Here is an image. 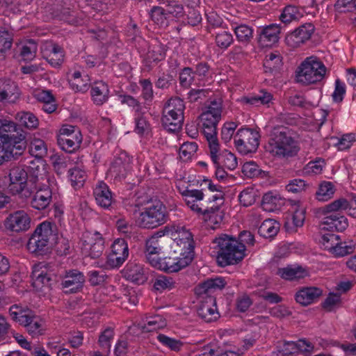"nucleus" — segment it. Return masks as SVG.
<instances>
[{"label": "nucleus", "mask_w": 356, "mask_h": 356, "mask_svg": "<svg viewBox=\"0 0 356 356\" xmlns=\"http://www.w3.org/2000/svg\"><path fill=\"white\" fill-rule=\"evenodd\" d=\"M238 238L240 242L223 234L213 240V243H216L219 248L217 256V262L219 266L224 267L241 261L245 256V244L249 245L254 244V236L249 231L241 232Z\"/></svg>", "instance_id": "f257e3e1"}, {"label": "nucleus", "mask_w": 356, "mask_h": 356, "mask_svg": "<svg viewBox=\"0 0 356 356\" xmlns=\"http://www.w3.org/2000/svg\"><path fill=\"white\" fill-rule=\"evenodd\" d=\"M39 167L28 168L15 165L9 170L10 184L8 186L13 195L22 199L29 198L38 188L40 181Z\"/></svg>", "instance_id": "f03ea898"}, {"label": "nucleus", "mask_w": 356, "mask_h": 356, "mask_svg": "<svg viewBox=\"0 0 356 356\" xmlns=\"http://www.w3.org/2000/svg\"><path fill=\"white\" fill-rule=\"evenodd\" d=\"M270 138L266 148L273 155L280 157H288L296 154L298 148L287 127H274L270 132Z\"/></svg>", "instance_id": "7ed1b4c3"}, {"label": "nucleus", "mask_w": 356, "mask_h": 356, "mask_svg": "<svg viewBox=\"0 0 356 356\" xmlns=\"http://www.w3.org/2000/svg\"><path fill=\"white\" fill-rule=\"evenodd\" d=\"M325 72V66L316 57L307 58L298 67L297 81L305 85L316 83L323 79Z\"/></svg>", "instance_id": "20e7f679"}, {"label": "nucleus", "mask_w": 356, "mask_h": 356, "mask_svg": "<svg viewBox=\"0 0 356 356\" xmlns=\"http://www.w3.org/2000/svg\"><path fill=\"white\" fill-rule=\"evenodd\" d=\"M53 237L52 224L49 222H43L35 229L29 238L27 248L29 250L36 254L42 255L49 250V240Z\"/></svg>", "instance_id": "39448f33"}, {"label": "nucleus", "mask_w": 356, "mask_h": 356, "mask_svg": "<svg viewBox=\"0 0 356 356\" xmlns=\"http://www.w3.org/2000/svg\"><path fill=\"white\" fill-rule=\"evenodd\" d=\"M166 210L164 205L159 201L152 202L144 209L138 218L140 227L147 229L155 228L165 222Z\"/></svg>", "instance_id": "423d86ee"}, {"label": "nucleus", "mask_w": 356, "mask_h": 356, "mask_svg": "<svg viewBox=\"0 0 356 356\" xmlns=\"http://www.w3.org/2000/svg\"><path fill=\"white\" fill-rule=\"evenodd\" d=\"M259 134L252 129H240L234 136V144L243 154L254 152L259 145Z\"/></svg>", "instance_id": "0eeeda50"}, {"label": "nucleus", "mask_w": 356, "mask_h": 356, "mask_svg": "<svg viewBox=\"0 0 356 356\" xmlns=\"http://www.w3.org/2000/svg\"><path fill=\"white\" fill-rule=\"evenodd\" d=\"M314 31V26L312 24H305L288 34L285 42L291 49L298 48L310 39Z\"/></svg>", "instance_id": "6e6552de"}, {"label": "nucleus", "mask_w": 356, "mask_h": 356, "mask_svg": "<svg viewBox=\"0 0 356 356\" xmlns=\"http://www.w3.org/2000/svg\"><path fill=\"white\" fill-rule=\"evenodd\" d=\"M26 132L15 122L0 120V140L3 144L16 139H26Z\"/></svg>", "instance_id": "1a4fd4ad"}, {"label": "nucleus", "mask_w": 356, "mask_h": 356, "mask_svg": "<svg viewBox=\"0 0 356 356\" xmlns=\"http://www.w3.org/2000/svg\"><path fill=\"white\" fill-rule=\"evenodd\" d=\"M111 248V252L107 257L106 264L111 268L119 267L128 257V245L124 239L118 238L114 241Z\"/></svg>", "instance_id": "9d476101"}, {"label": "nucleus", "mask_w": 356, "mask_h": 356, "mask_svg": "<svg viewBox=\"0 0 356 356\" xmlns=\"http://www.w3.org/2000/svg\"><path fill=\"white\" fill-rule=\"evenodd\" d=\"M31 219L28 214L22 210L10 213L4 221V226L13 232H24L30 227Z\"/></svg>", "instance_id": "9b49d317"}, {"label": "nucleus", "mask_w": 356, "mask_h": 356, "mask_svg": "<svg viewBox=\"0 0 356 356\" xmlns=\"http://www.w3.org/2000/svg\"><path fill=\"white\" fill-rule=\"evenodd\" d=\"M171 238L177 243L179 248L175 250L180 254L184 255L190 252L193 249L192 234L188 231L182 228L181 230H173L171 232Z\"/></svg>", "instance_id": "f8f14e48"}, {"label": "nucleus", "mask_w": 356, "mask_h": 356, "mask_svg": "<svg viewBox=\"0 0 356 356\" xmlns=\"http://www.w3.org/2000/svg\"><path fill=\"white\" fill-rule=\"evenodd\" d=\"M198 316L205 322L216 321L219 317L216 306V299L209 296L202 301L197 307Z\"/></svg>", "instance_id": "ddd939ff"}, {"label": "nucleus", "mask_w": 356, "mask_h": 356, "mask_svg": "<svg viewBox=\"0 0 356 356\" xmlns=\"http://www.w3.org/2000/svg\"><path fill=\"white\" fill-rule=\"evenodd\" d=\"M48 63L53 67L60 66L64 60V51L61 47L56 43L47 42L42 49Z\"/></svg>", "instance_id": "4468645a"}, {"label": "nucleus", "mask_w": 356, "mask_h": 356, "mask_svg": "<svg viewBox=\"0 0 356 356\" xmlns=\"http://www.w3.org/2000/svg\"><path fill=\"white\" fill-rule=\"evenodd\" d=\"M124 277L138 284L145 283L147 280L143 267L135 261H129L122 271Z\"/></svg>", "instance_id": "2eb2a0df"}, {"label": "nucleus", "mask_w": 356, "mask_h": 356, "mask_svg": "<svg viewBox=\"0 0 356 356\" xmlns=\"http://www.w3.org/2000/svg\"><path fill=\"white\" fill-rule=\"evenodd\" d=\"M216 126L217 124L202 123L203 134L209 143L211 157L214 163H216V159H218L217 152L219 149Z\"/></svg>", "instance_id": "dca6fc26"}, {"label": "nucleus", "mask_w": 356, "mask_h": 356, "mask_svg": "<svg viewBox=\"0 0 356 356\" xmlns=\"http://www.w3.org/2000/svg\"><path fill=\"white\" fill-rule=\"evenodd\" d=\"M84 281V277L81 273L73 270L65 276L62 282V286L65 293H76L83 287Z\"/></svg>", "instance_id": "f3484780"}, {"label": "nucleus", "mask_w": 356, "mask_h": 356, "mask_svg": "<svg viewBox=\"0 0 356 356\" xmlns=\"http://www.w3.org/2000/svg\"><path fill=\"white\" fill-rule=\"evenodd\" d=\"M82 142V136L81 132L75 131L74 134L71 136L65 135L58 136V143L61 148L69 153H72L79 148Z\"/></svg>", "instance_id": "a211bd4d"}, {"label": "nucleus", "mask_w": 356, "mask_h": 356, "mask_svg": "<svg viewBox=\"0 0 356 356\" xmlns=\"http://www.w3.org/2000/svg\"><path fill=\"white\" fill-rule=\"evenodd\" d=\"M185 196V201L188 206L190 208L197 212V213H202L206 216L207 213H209L210 211L211 212H214V211L217 209L210 208L209 209H206L202 211V208L199 207L198 204H195L196 200H201L203 199L204 194L202 191L200 190H188L184 193Z\"/></svg>", "instance_id": "6ab92c4d"}, {"label": "nucleus", "mask_w": 356, "mask_h": 356, "mask_svg": "<svg viewBox=\"0 0 356 356\" xmlns=\"http://www.w3.org/2000/svg\"><path fill=\"white\" fill-rule=\"evenodd\" d=\"M280 33V28L278 25L270 24L261 29L259 41L265 46L272 45L278 41Z\"/></svg>", "instance_id": "aec40b11"}, {"label": "nucleus", "mask_w": 356, "mask_h": 356, "mask_svg": "<svg viewBox=\"0 0 356 356\" xmlns=\"http://www.w3.org/2000/svg\"><path fill=\"white\" fill-rule=\"evenodd\" d=\"M323 229L328 231L342 232L348 227V220L343 216H338L337 214H331L324 218Z\"/></svg>", "instance_id": "412c9836"}, {"label": "nucleus", "mask_w": 356, "mask_h": 356, "mask_svg": "<svg viewBox=\"0 0 356 356\" xmlns=\"http://www.w3.org/2000/svg\"><path fill=\"white\" fill-rule=\"evenodd\" d=\"M322 295V290L317 287L303 288L296 295V302L306 306L313 302Z\"/></svg>", "instance_id": "4be33fe9"}, {"label": "nucleus", "mask_w": 356, "mask_h": 356, "mask_svg": "<svg viewBox=\"0 0 356 356\" xmlns=\"http://www.w3.org/2000/svg\"><path fill=\"white\" fill-rule=\"evenodd\" d=\"M32 285L38 290H42L43 287L50 288L56 282L50 275L40 271L38 267H34L31 274Z\"/></svg>", "instance_id": "5701e85b"}, {"label": "nucleus", "mask_w": 356, "mask_h": 356, "mask_svg": "<svg viewBox=\"0 0 356 356\" xmlns=\"http://www.w3.org/2000/svg\"><path fill=\"white\" fill-rule=\"evenodd\" d=\"M20 92L17 85L10 80L4 82L0 88V99L9 103H15L19 97Z\"/></svg>", "instance_id": "b1692460"}, {"label": "nucleus", "mask_w": 356, "mask_h": 356, "mask_svg": "<svg viewBox=\"0 0 356 356\" xmlns=\"http://www.w3.org/2000/svg\"><path fill=\"white\" fill-rule=\"evenodd\" d=\"M161 122L163 127L168 131L175 133L181 129L184 122V115H181V118L179 119V118L176 116L173 112L166 113L165 111H163Z\"/></svg>", "instance_id": "393cba45"}, {"label": "nucleus", "mask_w": 356, "mask_h": 356, "mask_svg": "<svg viewBox=\"0 0 356 356\" xmlns=\"http://www.w3.org/2000/svg\"><path fill=\"white\" fill-rule=\"evenodd\" d=\"M95 200L99 205L104 208H108L113 202L111 192L108 186L101 182L94 191Z\"/></svg>", "instance_id": "a878e982"}, {"label": "nucleus", "mask_w": 356, "mask_h": 356, "mask_svg": "<svg viewBox=\"0 0 356 356\" xmlns=\"http://www.w3.org/2000/svg\"><path fill=\"white\" fill-rule=\"evenodd\" d=\"M35 195L31 200L32 207L41 210L45 209L51 200V191L49 188H38L35 190Z\"/></svg>", "instance_id": "bb28decb"}, {"label": "nucleus", "mask_w": 356, "mask_h": 356, "mask_svg": "<svg viewBox=\"0 0 356 356\" xmlns=\"http://www.w3.org/2000/svg\"><path fill=\"white\" fill-rule=\"evenodd\" d=\"M108 87L104 82L94 83L91 89V95L95 104L102 105L108 99Z\"/></svg>", "instance_id": "cd10ccee"}, {"label": "nucleus", "mask_w": 356, "mask_h": 356, "mask_svg": "<svg viewBox=\"0 0 356 356\" xmlns=\"http://www.w3.org/2000/svg\"><path fill=\"white\" fill-rule=\"evenodd\" d=\"M9 314L12 319L22 325H24L33 314L32 311L27 307H23L19 305H13L9 309Z\"/></svg>", "instance_id": "c85d7f7f"}, {"label": "nucleus", "mask_w": 356, "mask_h": 356, "mask_svg": "<svg viewBox=\"0 0 356 356\" xmlns=\"http://www.w3.org/2000/svg\"><path fill=\"white\" fill-rule=\"evenodd\" d=\"M165 49L163 44L159 42H156L151 47V49L148 51L145 62L147 66H150V64L153 62H158L161 60L165 57Z\"/></svg>", "instance_id": "c756f323"}, {"label": "nucleus", "mask_w": 356, "mask_h": 356, "mask_svg": "<svg viewBox=\"0 0 356 356\" xmlns=\"http://www.w3.org/2000/svg\"><path fill=\"white\" fill-rule=\"evenodd\" d=\"M279 229V224L275 220L267 219L259 226L258 233L264 238H271L277 234Z\"/></svg>", "instance_id": "7c9ffc66"}, {"label": "nucleus", "mask_w": 356, "mask_h": 356, "mask_svg": "<svg viewBox=\"0 0 356 356\" xmlns=\"http://www.w3.org/2000/svg\"><path fill=\"white\" fill-rule=\"evenodd\" d=\"M15 119L19 122V127L32 129L38 127L39 121L37 117L30 112H19L16 114Z\"/></svg>", "instance_id": "2f4dec72"}, {"label": "nucleus", "mask_w": 356, "mask_h": 356, "mask_svg": "<svg viewBox=\"0 0 356 356\" xmlns=\"http://www.w3.org/2000/svg\"><path fill=\"white\" fill-rule=\"evenodd\" d=\"M27 332L33 337L44 334L45 328L43 321L38 316L33 314L29 321L24 325Z\"/></svg>", "instance_id": "473e14b6"}, {"label": "nucleus", "mask_w": 356, "mask_h": 356, "mask_svg": "<svg viewBox=\"0 0 356 356\" xmlns=\"http://www.w3.org/2000/svg\"><path fill=\"white\" fill-rule=\"evenodd\" d=\"M6 144L10 145L8 149L5 150L6 152H8L9 159H10L11 158H13V159H17L19 156H21L23 154L26 147V139H16L15 140L8 142Z\"/></svg>", "instance_id": "72a5a7b5"}, {"label": "nucleus", "mask_w": 356, "mask_h": 356, "mask_svg": "<svg viewBox=\"0 0 356 356\" xmlns=\"http://www.w3.org/2000/svg\"><path fill=\"white\" fill-rule=\"evenodd\" d=\"M305 270L300 267L287 266L278 268L277 274L282 278L289 280L299 279L304 277Z\"/></svg>", "instance_id": "f704fd0d"}, {"label": "nucleus", "mask_w": 356, "mask_h": 356, "mask_svg": "<svg viewBox=\"0 0 356 356\" xmlns=\"http://www.w3.org/2000/svg\"><path fill=\"white\" fill-rule=\"evenodd\" d=\"M150 16L154 23L160 27L168 26L170 17L163 7L154 6L151 10Z\"/></svg>", "instance_id": "c9c22d12"}, {"label": "nucleus", "mask_w": 356, "mask_h": 356, "mask_svg": "<svg viewBox=\"0 0 356 356\" xmlns=\"http://www.w3.org/2000/svg\"><path fill=\"white\" fill-rule=\"evenodd\" d=\"M184 108L185 106L182 99L179 97H174L168 101L163 108V111H165L166 113L173 112L176 116H178L180 118L181 115H184Z\"/></svg>", "instance_id": "e433bc0d"}, {"label": "nucleus", "mask_w": 356, "mask_h": 356, "mask_svg": "<svg viewBox=\"0 0 356 356\" xmlns=\"http://www.w3.org/2000/svg\"><path fill=\"white\" fill-rule=\"evenodd\" d=\"M282 65V57L277 54L270 53L266 56L264 67L266 72H277Z\"/></svg>", "instance_id": "4c0bfd02"}, {"label": "nucleus", "mask_w": 356, "mask_h": 356, "mask_svg": "<svg viewBox=\"0 0 356 356\" xmlns=\"http://www.w3.org/2000/svg\"><path fill=\"white\" fill-rule=\"evenodd\" d=\"M325 249L330 251L336 257H343L353 252L354 247L353 245H346V243H336L334 244H326Z\"/></svg>", "instance_id": "58836bf2"}, {"label": "nucleus", "mask_w": 356, "mask_h": 356, "mask_svg": "<svg viewBox=\"0 0 356 356\" xmlns=\"http://www.w3.org/2000/svg\"><path fill=\"white\" fill-rule=\"evenodd\" d=\"M334 191V185L331 182H323L319 185L316 193V198L319 201H327L332 197Z\"/></svg>", "instance_id": "ea45409f"}, {"label": "nucleus", "mask_w": 356, "mask_h": 356, "mask_svg": "<svg viewBox=\"0 0 356 356\" xmlns=\"http://www.w3.org/2000/svg\"><path fill=\"white\" fill-rule=\"evenodd\" d=\"M348 201L346 199L339 198L320 209L322 213L327 214L331 212H337L340 210H346L348 208Z\"/></svg>", "instance_id": "a19ab883"}, {"label": "nucleus", "mask_w": 356, "mask_h": 356, "mask_svg": "<svg viewBox=\"0 0 356 356\" xmlns=\"http://www.w3.org/2000/svg\"><path fill=\"white\" fill-rule=\"evenodd\" d=\"M115 335L113 328L108 327L101 332L98 343L100 347L106 352L108 353L111 348V341L113 340Z\"/></svg>", "instance_id": "79ce46f5"}, {"label": "nucleus", "mask_w": 356, "mask_h": 356, "mask_svg": "<svg viewBox=\"0 0 356 356\" xmlns=\"http://www.w3.org/2000/svg\"><path fill=\"white\" fill-rule=\"evenodd\" d=\"M13 35L4 28L0 27V56L11 48Z\"/></svg>", "instance_id": "37998d69"}, {"label": "nucleus", "mask_w": 356, "mask_h": 356, "mask_svg": "<svg viewBox=\"0 0 356 356\" xmlns=\"http://www.w3.org/2000/svg\"><path fill=\"white\" fill-rule=\"evenodd\" d=\"M37 44L32 40H29L20 47V56L24 60H31L35 56Z\"/></svg>", "instance_id": "c03bdc74"}, {"label": "nucleus", "mask_w": 356, "mask_h": 356, "mask_svg": "<svg viewBox=\"0 0 356 356\" xmlns=\"http://www.w3.org/2000/svg\"><path fill=\"white\" fill-rule=\"evenodd\" d=\"M157 339L163 346L169 348L171 350L178 352L183 346V343L180 340L168 337L164 334H159Z\"/></svg>", "instance_id": "a18cd8bd"}, {"label": "nucleus", "mask_w": 356, "mask_h": 356, "mask_svg": "<svg viewBox=\"0 0 356 356\" xmlns=\"http://www.w3.org/2000/svg\"><path fill=\"white\" fill-rule=\"evenodd\" d=\"M234 33L239 42H249L252 38V30L250 27L241 24L234 29Z\"/></svg>", "instance_id": "49530a36"}, {"label": "nucleus", "mask_w": 356, "mask_h": 356, "mask_svg": "<svg viewBox=\"0 0 356 356\" xmlns=\"http://www.w3.org/2000/svg\"><path fill=\"white\" fill-rule=\"evenodd\" d=\"M166 326V322L164 318L160 316H156L152 318L145 323L143 328L145 332H152L154 330L162 329Z\"/></svg>", "instance_id": "de8ad7c7"}, {"label": "nucleus", "mask_w": 356, "mask_h": 356, "mask_svg": "<svg viewBox=\"0 0 356 356\" xmlns=\"http://www.w3.org/2000/svg\"><path fill=\"white\" fill-rule=\"evenodd\" d=\"M300 17V13L297 7L293 6H287L284 8L281 14L280 20L286 24L291 22L293 19H297Z\"/></svg>", "instance_id": "09e8293b"}, {"label": "nucleus", "mask_w": 356, "mask_h": 356, "mask_svg": "<svg viewBox=\"0 0 356 356\" xmlns=\"http://www.w3.org/2000/svg\"><path fill=\"white\" fill-rule=\"evenodd\" d=\"M272 99V95L267 92H261L260 95H255L251 97H244L243 101L252 105L257 106L258 104H267Z\"/></svg>", "instance_id": "8fccbe9b"}, {"label": "nucleus", "mask_w": 356, "mask_h": 356, "mask_svg": "<svg viewBox=\"0 0 356 356\" xmlns=\"http://www.w3.org/2000/svg\"><path fill=\"white\" fill-rule=\"evenodd\" d=\"M29 152L35 158H42L47 153V148L44 141L41 140L33 141L31 144Z\"/></svg>", "instance_id": "3c124183"}, {"label": "nucleus", "mask_w": 356, "mask_h": 356, "mask_svg": "<svg viewBox=\"0 0 356 356\" xmlns=\"http://www.w3.org/2000/svg\"><path fill=\"white\" fill-rule=\"evenodd\" d=\"M226 285V282L222 277H216L209 279L202 284V288L204 292H207L209 289H222Z\"/></svg>", "instance_id": "603ef678"}, {"label": "nucleus", "mask_w": 356, "mask_h": 356, "mask_svg": "<svg viewBox=\"0 0 356 356\" xmlns=\"http://www.w3.org/2000/svg\"><path fill=\"white\" fill-rule=\"evenodd\" d=\"M104 248V241L103 238H97L96 243L93 245L89 246L88 249H85L83 251L88 253L91 258H98L103 252Z\"/></svg>", "instance_id": "864d4df0"}, {"label": "nucleus", "mask_w": 356, "mask_h": 356, "mask_svg": "<svg viewBox=\"0 0 356 356\" xmlns=\"http://www.w3.org/2000/svg\"><path fill=\"white\" fill-rule=\"evenodd\" d=\"M70 172V178L72 185L78 188L82 186L86 179L85 172L77 168L72 169Z\"/></svg>", "instance_id": "5fc2aeb1"}, {"label": "nucleus", "mask_w": 356, "mask_h": 356, "mask_svg": "<svg viewBox=\"0 0 356 356\" xmlns=\"http://www.w3.org/2000/svg\"><path fill=\"white\" fill-rule=\"evenodd\" d=\"M216 42L218 47L226 49L233 42L232 35L227 31L218 33L216 36Z\"/></svg>", "instance_id": "6e6d98bb"}, {"label": "nucleus", "mask_w": 356, "mask_h": 356, "mask_svg": "<svg viewBox=\"0 0 356 356\" xmlns=\"http://www.w3.org/2000/svg\"><path fill=\"white\" fill-rule=\"evenodd\" d=\"M197 146L195 143H185L179 148V156L181 159L187 160L197 150Z\"/></svg>", "instance_id": "4d7b16f0"}, {"label": "nucleus", "mask_w": 356, "mask_h": 356, "mask_svg": "<svg viewBox=\"0 0 356 356\" xmlns=\"http://www.w3.org/2000/svg\"><path fill=\"white\" fill-rule=\"evenodd\" d=\"M242 172L245 176L251 178L259 175L261 170L256 163L250 161L243 164Z\"/></svg>", "instance_id": "13d9d810"}, {"label": "nucleus", "mask_w": 356, "mask_h": 356, "mask_svg": "<svg viewBox=\"0 0 356 356\" xmlns=\"http://www.w3.org/2000/svg\"><path fill=\"white\" fill-rule=\"evenodd\" d=\"M102 238L99 232L91 233L86 232L82 236V249H88L89 246L96 243L97 238Z\"/></svg>", "instance_id": "bf43d9fd"}, {"label": "nucleus", "mask_w": 356, "mask_h": 356, "mask_svg": "<svg viewBox=\"0 0 356 356\" xmlns=\"http://www.w3.org/2000/svg\"><path fill=\"white\" fill-rule=\"evenodd\" d=\"M177 258L164 257L161 258L159 269L168 273L177 272L179 268L175 264Z\"/></svg>", "instance_id": "052dcab7"}, {"label": "nucleus", "mask_w": 356, "mask_h": 356, "mask_svg": "<svg viewBox=\"0 0 356 356\" xmlns=\"http://www.w3.org/2000/svg\"><path fill=\"white\" fill-rule=\"evenodd\" d=\"M239 201L245 207L252 205L255 202V195L252 188L243 190L239 195Z\"/></svg>", "instance_id": "680f3d73"}, {"label": "nucleus", "mask_w": 356, "mask_h": 356, "mask_svg": "<svg viewBox=\"0 0 356 356\" xmlns=\"http://www.w3.org/2000/svg\"><path fill=\"white\" fill-rule=\"evenodd\" d=\"M173 286L172 278L165 276H158L154 281V287L157 291H163L166 289H171Z\"/></svg>", "instance_id": "e2e57ef3"}, {"label": "nucleus", "mask_w": 356, "mask_h": 356, "mask_svg": "<svg viewBox=\"0 0 356 356\" xmlns=\"http://www.w3.org/2000/svg\"><path fill=\"white\" fill-rule=\"evenodd\" d=\"M335 8L339 12H353L356 10L355 0H338L335 3Z\"/></svg>", "instance_id": "0e129e2a"}, {"label": "nucleus", "mask_w": 356, "mask_h": 356, "mask_svg": "<svg viewBox=\"0 0 356 356\" xmlns=\"http://www.w3.org/2000/svg\"><path fill=\"white\" fill-rule=\"evenodd\" d=\"M52 163L55 172L58 175L63 174L67 168V161L65 158L60 156H54L51 157Z\"/></svg>", "instance_id": "69168bd1"}, {"label": "nucleus", "mask_w": 356, "mask_h": 356, "mask_svg": "<svg viewBox=\"0 0 356 356\" xmlns=\"http://www.w3.org/2000/svg\"><path fill=\"white\" fill-rule=\"evenodd\" d=\"M277 198L271 192L265 193L262 197L261 206L266 211H272L276 206Z\"/></svg>", "instance_id": "338daca9"}, {"label": "nucleus", "mask_w": 356, "mask_h": 356, "mask_svg": "<svg viewBox=\"0 0 356 356\" xmlns=\"http://www.w3.org/2000/svg\"><path fill=\"white\" fill-rule=\"evenodd\" d=\"M237 125L234 122H227L224 124L221 131V139L225 142H229L232 138Z\"/></svg>", "instance_id": "774afa93"}]
</instances>
